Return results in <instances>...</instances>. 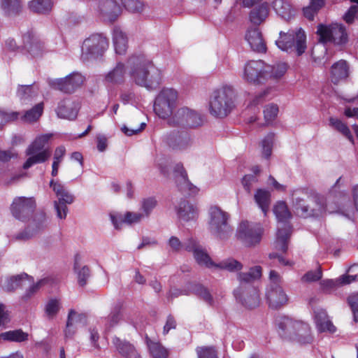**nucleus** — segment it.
<instances>
[{
  "instance_id": "0eeeda50",
  "label": "nucleus",
  "mask_w": 358,
  "mask_h": 358,
  "mask_svg": "<svg viewBox=\"0 0 358 358\" xmlns=\"http://www.w3.org/2000/svg\"><path fill=\"white\" fill-rule=\"evenodd\" d=\"M178 92L172 88H164L157 95L154 102V111L161 119H169L176 107Z\"/></svg>"
},
{
  "instance_id": "0e129e2a",
  "label": "nucleus",
  "mask_w": 358,
  "mask_h": 358,
  "mask_svg": "<svg viewBox=\"0 0 358 358\" xmlns=\"http://www.w3.org/2000/svg\"><path fill=\"white\" fill-rule=\"evenodd\" d=\"M273 138V135L269 134L262 142V153L266 158H268L271 155Z\"/></svg>"
},
{
  "instance_id": "a18cd8bd",
  "label": "nucleus",
  "mask_w": 358,
  "mask_h": 358,
  "mask_svg": "<svg viewBox=\"0 0 358 358\" xmlns=\"http://www.w3.org/2000/svg\"><path fill=\"white\" fill-rule=\"evenodd\" d=\"M255 199L258 206L266 215L270 204L269 192L263 189H258L257 193L255 194Z\"/></svg>"
},
{
  "instance_id": "c756f323",
  "label": "nucleus",
  "mask_w": 358,
  "mask_h": 358,
  "mask_svg": "<svg viewBox=\"0 0 358 358\" xmlns=\"http://www.w3.org/2000/svg\"><path fill=\"white\" fill-rule=\"evenodd\" d=\"M31 282V280L28 275L21 274L7 280L3 285V289L7 292H13L19 287L29 285Z\"/></svg>"
},
{
  "instance_id": "603ef678",
  "label": "nucleus",
  "mask_w": 358,
  "mask_h": 358,
  "mask_svg": "<svg viewBox=\"0 0 358 358\" xmlns=\"http://www.w3.org/2000/svg\"><path fill=\"white\" fill-rule=\"evenodd\" d=\"M20 113L15 111H6L0 109V127L15 121L18 119Z\"/></svg>"
},
{
  "instance_id": "052dcab7",
  "label": "nucleus",
  "mask_w": 358,
  "mask_h": 358,
  "mask_svg": "<svg viewBox=\"0 0 358 358\" xmlns=\"http://www.w3.org/2000/svg\"><path fill=\"white\" fill-rule=\"evenodd\" d=\"M196 351L197 358H217L216 351L212 347H199Z\"/></svg>"
},
{
  "instance_id": "393cba45",
  "label": "nucleus",
  "mask_w": 358,
  "mask_h": 358,
  "mask_svg": "<svg viewBox=\"0 0 358 358\" xmlns=\"http://www.w3.org/2000/svg\"><path fill=\"white\" fill-rule=\"evenodd\" d=\"M349 75V67L345 60H340L334 63L331 66V80L337 84L341 80L346 79Z\"/></svg>"
},
{
  "instance_id": "423d86ee",
  "label": "nucleus",
  "mask_w": 358,
  "mask_h": 358,
  "mask_svg": "<svg viewBox=\"0 0 358 358\" xmlns=\"http://www.w3.org/2000/svg\"><path fill=\"white\" fill-rule=\"evenodd\" d=\"M229 215L220 207L212 206L209 209V229L217 238L224 240L232 234L229 224Z\"/></svg>"
},
{
  "instance_id": "c85d7f7f",
  "label": "nucleus",
  "mask_w": 358,
  "mask_h": 358,
  "mask_svg": "<svg viewBox=\"0 0 358 358\" xmlns=\"http://www.w3.org/2000/svg\"><path fill=\"white\" fill-rule=\"evenodd\" d=\"M125 76V65L122 62H118L116 64L115 66L106 75L105 80L110 83L120 84L124 81Z\"/></svg>"
},
{
  "instance_id": "f704fd0d",
  "label": "nucleus",
  "mask_w": 358,
  "mask_h": 358,
  "mask_svg": "<svg viewBox=\"0 0 358 358\" xmlns=\"http://www.w3.org/2000/svg\"><path fill=\"white\" fill-rule=\"evenodd\" d=\"M178 215L180 220L187 222L195 218L196 209L187 201H181L178 208Z\"/></svg>"
},
{
  "instance_id": "72a5a7b5",
  "label": "nucleus",
  "mask_w": 358,
  "mask_h": 358,
  "mask_svg": "<svg viewBox=\"0 0 358 358\" xmlns=\"http://www.w3.org/2000/svg\"><path fill=\"white\" fill-rule=\"evenodd\" d=\"M47 217L43 210L36 213L28 225V229L32 231V234H36L45 229L47 227Z\"/></svg>"
},
{
  "instance_id": "bb28decb",
  "label": "nucleus",
  "mask_w": 358,
  "mask_h": 358,
  "mask_svg": "<svg viewBox=\"0 0 358 358\" xmlns=\"http://www.w3.org/2000/svg\"><path fill=\"white\" fill-rule=\"evenodd\" d=\"M24 47L33 57H38L41 55L43 50V44L40 40L35 38L30 34L23 36Z\"/></svg>"
},
{
  "instance_id": "de8ad7c7",
  "label": "nucleus",
  "mask_w": 358,
  "mask_h": 358,
  "mask_svg": "<svg viewBox=\"0 0 358 358\" xmlns=\"http://www.w3.org/2000/svg\"><path fill=\"white\" fill-rule=\"evenodd\" d=\"M194 257L196 262L201 266H205L208 268L215 266V264L213 263L206 250L202 246L196 250L194 253Z\"/></svg>"
},
{
  "instance_id": "09e8293b",
  "label": "nucleus",
  "mask_w": 358,
  "mask_h": 358,
  "mask_svg": "<svg viewBox=\"0 0 358 358\" xmlns=\"http://www.w3.org/2000/svg\"><path fill=\"white\" fill-rule=\"evenodd\" d=\"M332 24L330 25H324L320 24L317 26V34L319 36V41L325 43L332 42Z\"/></svg>"
},
{
  "instance_id": "4be33fe9",
  "label": "nucleus",
  "mask_w": 358,
  "mask_h": 358,
  "mask_svg": "<svg viewBox=\"0 0 358 358\" xmlns=\"http://www.w3.org/2000/svg\"><path fill=\"white\" fill-rule=\"evenodd\" d=\"M144 218L143 213L136 212H127L124 215H120L117 217L110 215L111 221L115 229H120L123 223L133 224L140 222Z\"/></svg>"
},
{
  "instance_id": "680f3d73",
  "label": "nucleus",
  "mask_w": 358,
  "mask_h": 358,
  "mask_svg": "<svg viewBox=\"0 0 358 358\" xmlns=\"http://www.w3.org/2000/svg\"><path fill=\"white\" fill-rule=\"evenodd\" d=\"M347 301L353 313L355 321L358 322V292L349 296Z\"/></svg>"
},
{
  "instance_id": "6ab92c4d",
  "label": "nucleus",
  "mask_w": 358,
  "mask_h": 358,
  "mask_svg": "<svg viewBox=\"0 0 358 358\" xmlns=\"http://www.w3.org/2000/svg\"><path fill=\"white\" fill-rule=\"evenodd\" d=\"M99 11L103 20L114 22L121 13V8L115 0H101L99 3Z\"/></svg>"
},
{
  "instance_id": "79ce46f5",
  "label": "nucleus",
  "mask_w": 358,
  "mask_h": 358,
  "mask_svg": "<svg viewBox=\"0 0 358 358\" xmlns=\"http://www.w3.org/2000/svg\"><path fill=\"white\" fill-rule=\"evenodd\" d=\"M1 7L6 15H15L21 11L22 3L20 0H1Z\"/></svg>"
},
{
  "instance_id": "412c9836",
  "label": "nucleus",
  "mask_w": 358,
  "mask_h": 358,
  "mask_svg": "<svg viewBox=\"0 0 358 358\" xmlns=\"http://www.w3.org/2000/svg\"><path fill=\"white\" fill-rule=\"evenodd\" d=\"M169 145L173 149L183 150L191 144V138L186 131H173L168 136Z\"/></svg>"
},
{
  "instance_id": "774afa93",
  "label": "nucleus",
  "mask_w": 358,
  "mask_h": 358,
  "mask_svg": "<svg viewBox=\"0 0 358 358\" xmlns=\"http://www.w3.org/2000/svg\"><path fill=\"white\" fill-rule=\"evenodd\" d=\"M358 13V3L352 5L345 14L343 18L348 23H352Z\"/></svg>"
},
{
  "instance_id": "6e6552de",
  "label": "nucleus",
  "mask_w": 358,
  "mask_h": 358,
  "mask_svg": "<svg viewBox=\"0 0 358 358\" xmlns=\"http://www.w3.org/2000/svg\"><path fill=\"white\" fill-rule=\"evenodd\" d=\"M52 137V134H46L37 136L26 150L27 155L30 156L23 165L24 169H27L32 165L43 163L50 157V151L43 149L45 145Z\"/></svg>"
},
{
  "instance_id": "7ed1b4c3",
  "label": "nucleus",
  "mask_w": 358,
  "mask_h": 358,
  "mask_svg": "<svg viewBox=\"0 0 358 358\" xmlns=\"http://www.w3.org/2000/svg\"><path fill=\"white\" fill-rule=\"evenodd\" d=\"M278 333L281 337L301 344L310 343L313 336L308 324L289 317H281L277 321Z\"/></svg>"
},
{
  "instance_id": "2f4dec72",
  "label": "nucleus",
  "mask_w": 358,
  "mask_h": 358,
  "mask_svg": "<svg viewBox=\"0 0 358 358\" xmlns=\"http://www.w3.org/2000/svg\"><path fill=\"white\" fill-rule=\"evenodd\" d=\"M122 306L117 304L111 309L110 313L104 318L105 327L110 329L117 325L122 320Z\"/></svg>"
},
{
  "instance_id": "473e14b6",
  "label": "nucleus",
  "mask_w": 358,
  "mask_h": 358,
  "mask_svg": "<svg viewBox=\"0 0 358 358\" xmlns=\"http://www.w3.org/2000/svg\"><path fill=\"white\" fill-rule=\"evenodd\" d=\"M113 45L115 52L118 55L125 54L127 49V37L120 29L115 28L113 30Z\"/></svg>"
},
{
  "instance_id": "13d9d810",
  "label": "nucleus",
  "mask_w": 358,
  "mask_h": 358,
  "mask_svg": "<svg viewBox=\"0 0 358 358\" xmlns=\"http://www.w3.org/2000/svg\"><path fill=\"white\" fill-rule=\"evenodd\" d=\"M330 123L332 126H334L338 131L341 132L344 136H345L350 141H352V136L350 134V129L348 127L342 122L340 120L331 118Z\"/></svg>"
},
{
  "instance_id": "69168bd1",
  "label": "nucleus",
  "mask_w": 358,
  "mask_h": 358,
  "mask_svg": "<svg viewBox=\"0 0 358 358\" xmlns=\"http://www.w3.org/2000/svg\"><path fill=\"white\" fill-rule=\"evenodd\" d=\"M327 52L326 48L322 45L315 46L312 50V57L315 62H321Z\"/></svg>"
},
{
  "instance_id": "4d7b16f0",
  "label": "nucleus",
  "mask_w": 358,
  "mask_h": 358,
  "mask_svg": "<svg viewBox=\"0 0 358 358\" xmlns=\"http://www.w3.org/2000/svg\"><path fill=\"white\" fill-rule=\"evenodd\" d=\"M156 206L157 201L154 198L143 199L141 201V213H143L144 217H148Z\"/></svg>"
},
{
  "instance_id": "9b49d317",
  "label": "nucleus",
  "mask_w": 358,
  "mask_h": 358,
  "mask_svg": "<svg viewBox=\"0 0 358 358\" xmlns=\"http://www.w3.org/2000/svg\"><path fill=\"white\" fill-rule=\"evenodd\" d=\"M108 46V40L102 34H92L83 43L81 59L88 60L97 58L103 54Z\"/></svg>"
},
{
  "instance_id": "a19ab883",
  "label": "nucleus",
  "mask_w": 358,
  "mask_h": 358,
  "mask_svg": "<svg viewBox=\"0 0 358 358\" xmlns=\"http://www.w3.org/2000/svg\"><path fill=\"white\" fill-rule=\"evenodd\" d=\"M215 267L229 272H238L242 270L243 266L238 260L230 257L222 260L219 264H215Z\"/></svg>"
},
{
  "instance_id": "c9c22d12",
  "label": "nucleus",
  "mask_w": 358,
  "mask_h": 358,
  "mask_svg": "<svg viewBox=\"0 0 358 358\" xmlns=\"http://www.w3.org/2000/svg\"><path fill=\"white\" fill-rule=\"evenodd\" d=\"M3 341L15 343H23L29 340V334L21 329L10 330L1 334Z\"/></svg>"
},
{
  "instance_id": "20e7f679",
  "label": "nucleus",
  "mask_w": 358,
  "mask_h": 358,
  "mask_svg": "<svg viewBox=\"0 0 358 358\" xmlns=\"http://www.w3.org/2000/svg\"><path fill=\"white\" fill-rule=\"evenodd\" d=\"M236 96L235 90L229 85H225L215 90L209 102L210 113L215 117H227L235 107Z\"/></svg>"
},
{
  "instance_id": "f3484780",
  "label": "nucleus",
  "mask_w": 358,
  "mask_h": 358,
  "mask_svg": "<svg viewBox=\"0 0 358 358\" xmlns=\"http://www.w3.org/2000/svg\"><path fill=\"white\" fill-rule=\"evenodd\" d=\"M173 176L176 183L180 192L187 195L197 192V188L192 184L187 178V173L182 164H177L173 168Z\"/></svg>"
},
{
  "instance_id": "cd10ccee",
  "label": "nucleus",
  "mask_w": 358,
  "mask_h": 358,
  "mask_svg": "<svg viewBox=\"0 0 358 358\" xmlns=\"http://www.w3.org/2000/svg\"><path fill=\"white\" fill-rule=\"evenodd\" d=\"M268 13V3L264 2L251 10L249 15L250 20L253 24L259 25L267 18Z\"/></svg>"
},
{
  "instance_id": "bf43d9fd",
  "label": "nucleus",
  "mask_w": 358,
  "mask_h": 358,
  "mask_svg": "<svg viewBox=\"0 0 358 358\" xmlns=\"http://www.w3.org/2000/svg\"><path fill=\"white\" fill-rule=\"evenodd\" d=\"M322 276V272L320 267L315 271H310L305 273L301 278V281L303 282H315L320 280Z\"/></svg>"
},
{
  "instance_id": "4468645a",
  "label": "nucleus",
  "mask_w": 358,
  "mask_h": 358,
  "mask_svg": "<svg viewBox=\"0 0 358 358\" xmlns=\"http://www.w3.org/2000/svg\"><path fill=\"white\" fill-rule=\"evenodd\" d=\"M85 77L79 73H73L65 78L51 80L49 81L50 86L64 93L71 94L80 87L84 82Z\"/></svg>"
},
{
  "instance_id": "f03ea898",
  "label": "nucleus",
  "mask_w": 358,
  "mask_h": 358,
  "mask_svg": "<svg viewBox=\"0 0 358 358\" xmlns=\"http://www.w3.org/2000/svg\"><path fill=\"white\" fill-rule=\"evenodd\" d=\"M129 75L137 85L153 89L161 80V71L143 55H133L127 61Z\"/></svg>"
},
{
  "instance_id": "49530a36",
  "label": "nucleus",
  "mask_w": 358,
  "mask_h": 358,
  "mask_svg": "<svg viewBox=\"0 0 358 358\" xmlns=\"http://www.w3.org/2000/svg\"><path fill=\"white\" fill-rule=\"evenodd\" d=\"M192 292L199 297L202 299L209 305L213 306L214 303L213 298L208 289L201 285L194 284L191 285Z\"/></svg>"
},
{
  "instance_id": "f257e3e1",
  "label": "nucleus",
  "mask_w": 358,
  "mask_h": 358,
  "mask_svg": "<svg viewBox=\"0 0 358 358\" xmlns=\"http://www.w3.org/2000/svg\"><path fill=\"white\" fill-rule=\"evenodd\" d=\"M293 203L296 213L303 217H319L326 211L330 213H338L348 217L344 206H332L327 204L324 196L317 192H310L300 196L298 192L293 195Z\"/></svg>"
},
{
  "instance_id": "864d4df0",
  "label": "nucleus",
  "mask_w": 358,
  "mask_h": 358,
  "mask_svg": "<svg viewBox=\"0 0 358 358\" xmlns=\"http://www.w3.org/2000/svg\"><path fill=\"white\" fill-rule=\"evenodd\" d=\"M124 8L131 13H140L143 9V3L139 0H121Z\"/></svg>"
},
{
  "instance_id": "37998d69",
  "label": "nucleus",
  "mask_w": 358,
  "mask_h": 358,
  "mask_svg": "<svg viewBox=\"0 0 358 358\" xmlns=\"http://www.w3.org/2000/svg\"><path fill=\"white\" fill-rule=\"evenodd\" d=\"M29 6L34 13L45 14L51 10L52 2L50 0H31Z\"/></svg>"
},
{
  "instance_id": "a211bd4d",
  "label": "nucleus",
  "mask_w": 358,
  "mask_h": 358,
  "mask_svg": "<svg viewBox=\"0 0 358 358\" xmlns=\"http://www.w3.org/2000/svg\"><path fill=\"white\" fill-rule=\"evenodd\" d=\"M266 299L269 307L278 309L286 305L288 296L280 285H270L266 292Z\"/></svg>"
},
{
  "instance_id": "f8f14e48",
  "label": "nucleus",
  "mask_w": 358,
  "mask_h": 358,
  "mask_svg": "<svg viewBox=\"0 0 358 358\" xmlns=\"http://www.w3.org/2000/svg\"><path fill=\"white\" fill-rule=\"evenodd\" d=\"M266 69L268 64L263 60H250L243 69V78L249 83L259 85L266 81Z\"/></svg>"
},
{
  "instance_id": "dca6fc26",
  "label": "nucleus",
  "mask_w": 358,
  "mask_h": 358,
  "mask_svg": "<svg viewBox=\"0 0 358 358\" xmlns=\"http://www.w3.org/2000/svg\"><path fill=\"white\" fill-rule=\"evenodd\" d=\"M234 294L236 300L248 308H256L259 304L258 291L250 285H240Z\"/></svg>"
},
{
  "instance_id": "ea45409f",
  "label": "nucleus",
  "mask_w": 358,
  "mask_h": 358,
  "mask_svg": "<svg viewBox=\"0 0 358 358\" xmlns=\"http://www.w3.org/2000/svg\"><path fill=\"white\" fill-rule=\"evenodd\" d=\"M43 111V103H39L30 110H27L24 114L21 116V120L27 123H34L40 118Z\"/></svg>"
},
{
  "instance_id": "1a4fd4ad",
  "label": "nucleus",
  "mask_w": 358,
  "mask_h": 358,
  "mask_svg": "<svg viewBox=\"0 0 358 358\" xmlns=\"http://www.w3.org/2000/svg\"><path fill=\"white\" fill-rule=\"evenodd\" d=\"M306 36L305 32L299 29L296 32L289 31L280 33V37L276 41V45L282 50L293 52L298 56L301 55L306 49Z\"/></svg>"
},
{
  "instance_id": "c03bdc74",
  "label": "nucleus",
  "mask_w": 358,
  "mask_h": 358,
  "mask_svg": "<svg viewBox=\"0 0 358 358\" xmlns=\"http://www.w3.org/2000/svg\"><path fill=\"white\" fill-rule=\"evenodd\" d=\"M67 326H73L77 328L79 326H85L87 324V316L83 313H78L73 310L69 313Z\"/></svg>"
},
{
  "instance_id": "4c0bfd02",
  "label": "nucleus",
  "mask_w": 358,
  "mask_h": 358,
  "mask_svg": "<svg viewBox=\"0 0 358 358\" xmlns=\"http://www.w3.org/2000/svg\"><path fill=\"white\" fill-rule=\"evenodd\" d=\"M38 95V89L34 85H20L17 90V96L20 101L26 103Z\"/></svg>"
},
{
  "instance_id": "e433bc0d",
  "label": "nucleus",
  "mask_w": 358,
  "mask_h": 358,
  "mask_svg": "<svg viewBox=\"0 0 358 358\" xmlns=\"http://www.w3.org/2000/svg\"><path fill=\"white\" fill-rule=\"evenodd\" d=\"M332 42L336 45H345L348 41V33L344 26L332 24Z\"/></svg>"
},
{
  "instance_id": "b1692460",
  "label": "nucleus",
  "mask_w": 358,
  "mask_h": 358,
  "mask_svg": "<svg viewBox=\"0 0 358 358\" xmlns=\"http://www.w3.org/2000/svg\"><path fill=\"white\" fill-rule=\"evenodd\" d=\"M315 318L316 326L319 331L329 332L330 334H333L336 331V328L329 319L325 310L322 309L315 310Z\"/></svg>"
},
{
  "instance_id": "a878e982",
  "label": "nucleus",
  "mask_w": 358,
  "mask_h": 358,
  "mask_svg": "<svg viewBox=\"0 0 358 358\" xmlns=\"http://www.w3.org/2000/svg\"><path fill=\"white\" fill-rule=\"evenodd\" d=\"M113 343L117 351L122 356L126 358H141L134 345L129 342L122 341L119 338L115 337L113 338Z\"/></svg>"
},
{
  "instance_id": "8fccbe9b",
  "label": "nucleus",
  "mask_w": 358,
  "mask_h": 358,
  "mask_svg": "<svg viewBox=\"0 0 358 358\" xmlns=\"http://www.w3.org/2000/svg\"><path fill=\"white\" fill-rule=\"evenodd\" d=\"M74 269L78 273V281L80 286L83 287L87 284V279L90 275V269L84 266L80 268L77 261L74 264Z\"/></svg>"
},
{
  "instance_id": "e2e57ef3",
  "label": "nucleus",
  "mask_w": 358,
  "mask_h": 358,
  "mask_svg": "<svg viewBox=\"0 0 358 358\" xmlns=\"http://www.w3.org/2000/svg\"><path fill=\"white\" fill-rule=\"evenodd\" d=\"M60 308L59 302L57 299H51L45 306V312L48 317L53 318Z\"/></svg>"
},
{
  "instance_id": "3c124183",
  "label": "nucleus",
  "mask_w": 358,
  "mask_h": 358,
  "mask_svg": "<svg viewBox=\"0 0 358 358\" xmlns=\"http://www.w3.org/2000/svg\"><path fill=\"white\" fill-rule=\"evenodd\" d=\"M150 352L153 358H166L167 350L159 343L151 342L149 344Z\"/></svg>"
},
{
  "instance_id": "338daca9",
  "label": "nucleus",
  "mask_w": 358,
  "mask_h": 358,
  "mask_svg": "<svg viewBox=\"0 0 358 358\" xmlns=\"http://www.w3.org/2000/svg\"><path fill=\"white\" fill-rule=\"evenodd\" d=\"M257 182V176L252 174L245 175L242 180V185L244 189L250 193L252 186L254 183Z\"/></svg>"
},
{
  "instance_id": "ddd939ff",
  "label": "nucleus",
  "mask_w": 358,
  "mask_h": 358,
  "mask_svg": "<svg viewBox=\"0 0 358 358\" xmlns=\"http://www.w3.org/2000/svg\"><path fill=\"white\" fill-rule=\"evenodd\" d=\"M262 232L259 224L243 221L237 229L236 236L245 245L252 246L260 242Z\"/></svg>"
},
{
  "instance_id": "aec40b11",
  "label": "nucleus",
  "mask_w": 358,
  "mask_h": 358,
  "mask_svg": "<svg viewBox=\"0 0 358 358\" xmlns=\"http://www.w3.org/2000/svg\"><path fill=\"white\" fill-rule=\"evenodd\" d=\"M245 38L253 51L265 52L266 45L258 27H250L246 31Z\"/></svg>"
},
{
  "instance_id": "5701e85b",
  "label": "nucleus",
  "mask_w": 358,
  "mask_h": 358,
  "mask_svg": "<svg viewBox=\"0 0 358 358\" xmlns=\"http://www.w3.org/2000/svg\"><path fill=\"white\" fill-rule=\"evenodd\" d=\"M57 197L58 198V201H54L57 216L59 219H65L68 211L66 204L72 203L74 201V196L66 189L64 193Z\"/></svg>"
},
{
  "instance_id": "2eb2a0df",
  "label": "nucleus",
  "mask_w": 358,
  "mask_h": 358,
  "mask_svg": "<svg viewBox=\"0 0 358 358\" xmlns=\"http://www.w3.org/2000/svg\"><path fill=\"white\" fill-rule=\"evenodd\" d=\"M36 207V201L33 197L19 196L14 199L10 210L16 219L24 222L29 219Z\"/></svg>"
},
{
  "instance_id": "6e6d98bb",
  "label": "nucleus",
  "mask_w": 358,
  "mask_h": 358,
  "mask_svg": "<svg viewBox=\"0 0 358 358\" xmlns=\"http://www.w3.org/2000/svg\"><path fill=\"white\" fill-rule=\"evenodd\" d=\"M278 113V107L276 104L271 103L266 106L264 110V115L267 124L271 122L277 117Z\"/></svg>"
},
{
  "instance_id": "58836bf2",
  "label": "nucleus",
  "mask_w": 358,
  "mask_h": 358,
  "mask_svg": "<svg viewBox=\"0 0 358 358\" xmlns=\"http://www.w3.org/2000/svg\"><path fill=\"white\" fill-rule=\"evenodd\" d=\"M269 69H266V80L280 79L286 73L287 66L285 63H275L273 65L268 64Z\"/></svg>"
},
{
  "instance_id": "5fc2aeb1",
  "label": "nucleus",
  "mask_w": 358,
  "mask_h": 358,
  "mask_svg": "<svg viewBox=\"0 0 358 358\" xmlns=\"http://www.w3.org/2000/svg\"><path fill=\"white\" fill-rule=\"evenodd\" d=\"M46 282L45 279H43L37 282L36 284H31L29 285V289L26 291L24 295L22 296L21 300L27 302L40 289V287Z\"/></svg>"
},
{
  "instance_id": "9d476101",
  "label": "nucleus",
  "mask_w": 358,
  "mask_h": 358,
  "mask_svg": "<svg viewBox=\"0 0 358 358\" xmlns=\"http://www.w3.org/2000/svg\"><path fill=\"white\" fill-rule=\"evenodd\" d=\"M201 115L186 106L179 108L168 120L169 126H180L185 128H196L203 124Z\"/></svg>"
},
{
  "instance_id": "7c9ffc66",
  "label": "nucleus",
  "mask_w": 358,
  "mask_h": 358,
  "mask_svg": "<svg viewBox=\"0 0 358 358\" xmlns=\"http://www.w3.org/2000/svg\"><path fill=\"white\" fill-rule=\"evenodd\" d=\"M57 114L61 118L74 120L77 117L78 109L73 102L64 101L59 103Z\"/></svg>"
},
{
  "instance_id": "39448f33",
  "label": "nucleus",
  "mask_w": 358,
  "mask_h": 358,
  "mask_svg": "<svg viewBox=\"0 0 358 358\" xmlns=\"http://www.w3.org/2000/svg\"><path fill=\"white\" fill-rule=\"evenodd\" d=\"M274 214L278 220L276 248L283 252L287 250V240L291 234V226L287 220L291 213L285 202H278L273 208Z\"/></svg>"
}]
</instances>
